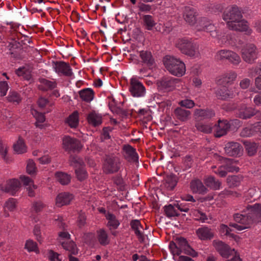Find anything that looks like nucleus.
<instances>
[{
  "instance_id": "obj_15",
  "label": "nucleus",
  "mask_w": 261,
  "mask_h": 261,
  "mask_svg": "<svg viewBox=\"0 0 261 261\" xmlns=\"http://www.w3.org/2000/svg\"><path fill=\"white\" fill-rule=\"evenodd\" d=\"M197 12L196 10L191 6L185 7L184 17L185 20L190 25H194L197 21Z\"/></svg>"
},
{
  "instance_id": "obj_46",
  "label": "nucleus",
  "mask_w": 261,
  "mask_h": 261,
  "mask_svg": "<svg viewBox=\"0 0 261 261\" xmlns=\"http://www.w3.org/2000/svg\"><path fill=\"white\" fill-rule=\"evenodd\" d=\"M211 22L206 17L201 18L198 21L197 27L198 30L200 31H204L207 26H208Z\"/></svg>"
},
{
  "instance_id": "obj_41",
  "label": "nucleus",
  "mask_w": 261,
  "mask_h": 261,
  "mask_svg": "<svg viewBox=\"0 0 261 261\" xmlns=\"http://www.w3.org/2000/svg\"><path fill=\"white\" fill-rule=\"evenodd\" d=\"M246 214H240L239 213L234 214L233 215L234 220L246 226H249V220L247 219Z\"/></svg>"
},
{
  "instance_id": "obj_10",
  "label": "nucleus",
  "mask_w": 261,
  "mask_h": 261,
  "mask_svg": "<svg viewBox=\"0 0 261 261\" xmlns=\"http://www.w3.org/2000/svg\"><path fill=\"white\" fill-rule=\"evenodd\" d=\"M213 244L217 251L224 258H228L232 255L233 251H235L234 249H232L228 244L222 241L214 240Z\"/></svg>"
},
{
  "instance_id": "obj_19",
  "label": "nucleus",
  "mask_w": 261,
  "mask_h": 261,
  "mask_svg": "<svg viewBox=\"0 0 261 261\" xmlns=\"http://www.w3.org/2000/svg\"><path fill=\"white\" fill-rule=\"evenodd\" d=\"M190 188L193 193L200 194H204L208 191L201 181L198 179L191 181Z\"/></svg>"
},
{
  "instance_id": "obj_30",
  "label": "nucleus",
  "mask_w": 261,
  "mask_h": 261,
  "mask_svg": "<svg viewBox=\"0 0 261 261\" xmlns=\"http://www.w3.org/2000/svg\"><path fill=\"white\" fill-rule=\"evenodd\" d=\"M108 98L109 99V107L111 111L117 114H121L122 117H126L127 114V112L116 106L117 102L114 98L110 97Z\"/></svg>"
},
{
  "instance_id": "obj_50",
  "label": "nucleus",
  "mask_w": 261,
  "mask_h": 261,
  "mask_svg": "<svg viewBox=\"0 0 261 261\" xmlns=\"http://www.w3.org/2000/svg\"><path fill=\"white\" fill-rule=\"evenodd\" d=\"M164 211L166 216L168 217H174L173 214L175 213V208L174 205L169 204V205H165L163 207Z\"/></svg>"
},
{
  "instance_id": "obj_35",
  "label": "nucleus",
  "mask_w": 261,
  "mask_h": 261,
  "mask_svg": "<svg viewBox=\"0 0 261 261\" xmlns=\"http://www.w3.org/2000/svg\"><path fill=\"white\" fill-rule=\"evenodd\" d=\"M55 176L57 180L63 185H68L71 180L70 175L64 172H57Z\"/></svg>"
},
{
  "instance_id": "obj_34",
  "label": "nucleus",
  "mask_w": 261,
  "mask_h": 261,
  "mask_svg": "<svg viewBox=\"0 0 261 261\" xmlns=\"http://www.w3.org/2000/svg\"><path fill=\"white\" fill-rule=\"evenodd\" d=\"M106 217L108 220V226L110 229H115L118 228L120 223L114 215L109 213L106 216Z\"/></svg>"
},
{
  "instance_id": "obj_7",
  "label": "nucleus",
  "mask_w": 261,
  "mask_h": 261,
  "mask_svg": "<svg viewBox=\"0 0 261 261\" xmlns=\"http://www.w3.org/2000/svg\"><path fill=\"white\" fill-rule=\"evenodd\" d=\"M256 47L253 44H247L244 45L241 50L243 60L246 62L252 64L257 58Z\"/></svg>"
},
{
  "instance_id": "obj_44",
  "label": "nucleus",
  "mask_w": 261,
  "mask_h": 261,
  "mask_svg": "<svg viewBox=\"0 0 261 261\" xmlns=\"http://www.w3.org/2000/svg\"><path fill=\"white\" fill-rule=\"evenodd\" d=\"M71 165L73 166L75 169L84 166V163L83 160L77 156H73L70 158Z\"/></svg>"
},
{
  "instance_id": "obj_25",
  "label": "nucleus",
  "mask_w": 261,
  "mask_h": 261,
  "mask_svg": "<svg viewBox=\"0 0 261 261\" xmlns=\"http://www.w3.org/2000/svg\"><path fill=\"white\" fill-rule=\"evenodd\" d=\"M174 114L177 119L181 121H186L190 119L191 112L189 110L178 107L175 109Z\"/></svg>"
},
{
  "instance_id": "obj_11",
  "label": "nucleus",
  "mask_w": 261,
  "mask_h": 261,
  "mask_svg": "<svg viewBox=\"0 0 261 261\" xmlns=\"http://www.w3.org/2000/svg\"><path fill=\"white\" fill-rule=\"evenodd\" d=\"M53 68L60 75L71 77L73 75L72 69L70 65L63 61L53 62Z\"/></svg>"
},
{
  "instance_id": "obj_58",
  "label": "nucleus",
  "mask_w": 261,
  "mask_h": 261,
  "mask_svg": "<svg viewBox=\"0 0 261 261\" xmlns=\"http://www.w3.org/2000/svg\"><path fill=\"white\" fill-rule=\"evenodd\" d=\"M179 104L180 105L181 107H185L188 109L192 108L195 105V103L193 100L188 99L180 101L179 102Z\"/></svg>"
},
{
  "instance_id": "obj_5",
  "label": "nucleus",
  "mask_w": 261,
  "mask_h": 261,
  "mask_svg": "<svg viewBox=\"0 0 261 261\" xmlns=\"http://www.w3.org/2000/svg\"><path fill=\"white\" fill-rule=\"evenodd\" d=\"M129 18L126 14L123 12L118 13V21L121 23H128ZM119 32L121 35L122 40L124 44H129L130 43V29L129 24H127L125 25L123 28L120 29Z\"/></svg>"
},
{
  "instance_id": "obj_63",
  "label": "nucleus",
  "mask_w": 261,
  "mask_h": 261,
  "mask_svg": "<svg viewBox=\"0 0 261 261\" xmlns=\"http://www.w3.org/2000/svg\"><path fill=\"white\" fill-rule=\"evenodd\" d=\"M60 254L54 251L50 250L48 251V258L50 261H61L59 258Z\"/></svg>"
},
{
  "instance_id": "obj_2",
  "label": "nucleus",
  "mask_w": 261,
  "mask_h": 261,
  "mask_svg": "<svg viewBox=\"0 0 261 261\" xmlns=\"http://www.w3.org/2000/svg\"><path fill=\"white\" fill-rule=\"evenodd\" d=\"M176 46L181 53L191 57H195L198 54L196 45L191 39L186 38L179 39L176 43Z\"/></svg>"
},
{
  "instance_id": "obj_16",
  "label": "nucleus",
  "mask_w": 261,
  "mask_h": 261,
  "mask_svg": "<svg viewBox=\"0 0 261 261\" xmlns=\"http://www.w3.org/2000/svg\"><path fill=\"white\" fill-rule=\"evenodd\" d=\"M20 186V184L18 180L12 179L8 181L5 186H2L1 190L14 195L18 191Z\"/></svg>"
},
{
  "instance_id": "obj_6",
  "label": "nucleus",
  "mask_w": 261,
  "mask_h": 261,
  "mask_svg": "<svg viewBox=\"0 0 261 261\" xmlns=\"http://www.w3.org/2000/svg\"><path fill=\"white\" fill-rule=\"evenodd\" d=\"M246 211L248 212L247 219L249 220L250 224L261 222V204H248L246 206Z\"/></svg>"
},
{
  "instance_id": "obj_55",
  "label": "nucleus",
  "mask_w": 261,
  "mask_h": 261,
  "mask_svg": "<svg viewBox=\"0 0 261 261\" xmlns=\"http://www.w3.org/2000/svg\"><path fill=\"white\" fill-rule=\"evenodd\" d=\"M132 261H151L145 255L139 254L136 252L133 253L132 255Z\"/></svg>"
},
{
  "instance_id": "obj_20",
  "label": "nucleus",
  "mask_w": 261,
  "mask_h": 261,
  "mask_svg": "<svg viewBox=\"0 0 261 261\" xmlns=\"http://www.w3.org/2000/svg\"><path fill=\"white\" fill-rule=\"evenodd\" d=\"M40 84L38 89L42 91L51 90L57 87V83L55 81H49L47 79L41 78L39 79Z\"/></svg>"
},
{
  "instance_id": "obj_4",
  "label": "nucleus",
  "mask_w": 261,
  "mask_h": 261,
  "mask_svg": "<svg viewBox=\"0 0 261 261\" xmlns=\"http://www.w3.org/2000/svg\"><path fill=\"white\" fill-rule=\"evenodd\" d=\"M222 17L228 26V23H232L242 19V14L237 6L232 5L225 8Z\"/></svg>"
},
{
  "instance_id": "obj_29",
  "label": "nucleus",
  "mask_w": 261,
  "mask_h": 261,
  "mask_svg": "<svg viewBox=\"0 0 261 261\" xmlns=\"http://www.w3.org/2000/svg\"><path fill=\"white\" fill-rule=\"evenodd\" d=\"M87 120L89 124L94 126L99 125L102 123L101 116L94 111L89 114Z\"/></svg>"
},
{
  "instance_id": "obj_3",
  "label": "nucleus",
  "mask_w": 261,
  "mask_h": 261,
  "mask_svg": "<svg viewBox=\"0 0 261 261\" xmlns=\"http://www.w3.org/2000/svg\"><path fill=\"white\" fill-rule=\"evenodd\" d=\"M236 114L238 117L243 119H249L253 116H255L257 119H261L260 111L247 107L244 104L238 107L236 110Z\"/></svg>"
},
{
  "instance_id": "obj_23",
  "label": "nucleus",
  "mask_w": 261,
  "mask_h": 261,
  "mask_svg": "<svg viewBox=\"0 0 261 261\" xmlns=\"http://www.w3.org/2000/svg\"><path fill=\"white\" fill-rule=\"evenodd\" d=\"M178 181V177L174 174L167 175L165 178V187L170 191H172L176 187Z\"/></svg>"
},
{
  "instance_id": "obj_57",
  "label": "nucleus",
  "mask_w": 261,
  "mask_h": 261,
  "mask_svg": "<svg viewBox=\"0 0 261 261\" xmlns=\"http://www.w3.org/2000/svg\"><path fill=\"white\" fill-rule=\"evenodd\" d=\"M227 60L233 64H238L241 61L240 56L233 51L231 53V55H229V57Z\"/></svg>"
},
{
  "instance_id": "obj_62",
  "label": "nucleus",
  "mask_w": 261,
  "mask_h": 261,
  "mask_svg": "<svg viewBox=\"0 0 261 261\" xmlns=\"http://www.w3.org/2000/svg\"><path fill=\"white\" fill-rule=\"evenodd\" d=\"M140 201H141V199L138 197L137 192L133 191L132 193V207H134V206H137V204L141 205L139 202Z\"/></svg>"
},
{
  "instance_id": "obj_1",
  "label": "nucleus",
  "mask_w": 261,
  "mask_h": 261,
  "mask_svg": "<svg viewBox=\"0 0 261 261\" xmlns=\"http://www.w3.org/2000/svg\"><path fill=\"white\" fill-rule=\"evenodd\" d=\"M164 64L172 74L178 77L182 76L186 71L184 63L173 56H166L164 59Z\"/></svg>"
},
{
  "instance_id": "obj_42",
  "label": "nucleus",
  "mask_w": 261,
  "mask_h": 261,
  "mask_svg": "<svg viewBox=\"0 0 261 261\" xmlns=\"http://www.w3.org/2000/svg\"><path fill=\"white\" fill-rule=\"evenodd\" d=\"M75 173L79 180L82 181L87 178L88 174L84 166L75 169Z\"/></svg>"
},
{
  "instance_id": "obj_53",
  "label": "nucleus",
  "mask_w": 261,
  "mask_h": 261,
  "mask_svg": "<svg viewBox=\"0 0 261 261\" xmlns=\"http://www.w3.org/2000/svg\"><path fill=\"white\" fill-rule=\"evenodd\" d=\"M5 206L10 211H13L16 206V200L14 198H9L5 204Z\"/></svg>"
},
{
  "instance_id": "obj_26",
  "label": "nucleus",
  "mask_w": 261,
  "mask_h": 261,
  "mask_svg": "<svg viewBox=\"0 0 261 261\" xmlns=\"http://www.w3.org/2000/svg\"><path fill=\"white\" fill-rule=\"evenodd\" d=\"M120 159L118 157L110 155H106L103 164L111 167H120Z\"/></svg>"
},
{
  "instance_id": "obj_12",
  "label": "nucleus",
  "mask_w": 261,
  "mask_h": 261,
  "mask_svg": "<svg viewBox=\"0 0 261 261\" xmlns=\"http://www.w3.org/2000/svg\"><path fill=\"white\" fill-rule=\"evenodd\" d=\"M146 92V89L143 83L137 77H132V96L134 97H143Z\"/></svg>"
},
{
  "instance_id": "obj_27",
  "label": "nucleus",
  "mask_w": 261,
  "mask_h": 261,
  "mask_svg": "<svg viewBox=\"0 0 261 261\" xmlns=\"http://www.w3.org/2000/svg\"><path fill=\"white\" fill-rule=\"evenodd\" d=\"M242 179L241 175H229L226 178V182L229 188H232L239 186Z\"/></svg>"
},
{
  "instance_id": "obj_60",
  "label": "nucleus",
  "mask_w": 261,
  "mask_h": 261,
  "mask_svg": "<svg viewBox=\"0 0 261 261\" xmlns=\"http://www.w3.org/2000/svg\"><path fill=\"white\" fill-rule=\"evenodd\" d=\"M102 168L104 172L106 173V174H112L117 172L120 169V167H111L106 166L104 164H103Z\"/></svg>"
},
{
  "instance_id": "obj_17",
  "label": "nucleus",
  "mask_w": 261,
  "mask_h": 261,
  "mask_svg": "<svg viewBox=\"0 0 261 261\" xmlns=\"http://www.w3.org/2000/svg\"><path fill=\"white\" fill-rule=\"evenodd\" d=\"M73 197V195L68 192L59 193L56 197V205L58 207H61L69 204Z\"/></svg>"
},
{
  "instance_id": "obj_14",
  "label": "nucleus",
  "mask_w": 261,
  "mask_h": 261,
  "mask_svg": "<svg viewBox=\"0 0 261 261\" xmlns=\"http://www.w3.org/2000/svg\"><path fill=\"white\" fill-rule=\"evenodd\" d=\"M132 231H133L139 242L143 243L146 235L143 232L144 228L141 224L140 221L137 219H133L131 221ZM146 237H147L146 236Z\"/></svg>"
},
{
  "instance_id": "obj_13",
  "label": "nucleus",
  "mask_w": 261,
  "mask_h": 261,
  "mask_svg": "<svg viewBox=\"0 0 261 261\" xmlns=\"http://www.w3.org/2000/svg\"><path fill=\"white\" fill-rule=\"evenodd\" d=\"M225 153L229 156H237L242 154L243 147L238 142H230L225 145Z\"/></svg>"
},
{
  "instance_id": "obj_9",
  "label": "nucleus",
  "mask_w": 261,
  "mask_h": 261,
  "mask_svg": "<svg viewBox=\"0 0 261 261\" xmlns=\"http://www.w3.org/2000/svg\"><path fill=\"white\" fill-rule=\"evenodd\" d=\"M179 81V79L164 76L156 81V84L160 90L172 91L175 89L176 84Z\"/></svg>"
},
{
  "instance_id": "obj_8",
  "label": "nucleus",
  "mask_w": 261,
  "mask_h": 261,
  "mask_svg": "<svg viewBox=\"0 0 261 261\" xmlns=\"http://www.w3.org/2000/svg\"><path fill=\"white\" fill-rule=\"evenodd\" d=\"M62 142L63 148L66 151H79L83 147L79 140L69 136H65Z\"/></svg>"
},
{
  "instance_id": "obj_21",
  "label": "nucleus",
  "mask_w": 261,
  "mask_h": 261,
  "mask_svg": "<svg viewBox=\"0 0 261 261\" xmlns=\"http://www.w3.org/2000/svg\"><path fill=\"white\" fill-rule=\"evenodd\" d=\"M198 238L201 240H211L214 237L211 229L207 227L199 228L196 231Z\"/></svg>"
},
{
  "instance_id": "obj_37",
  "label": "nucleus",
  "mask_w": 261,
  "mask_h": 261,
  "mask_svg": "<svg viewBox=\"0 0 261 261\" xmlns=\"http://www.w3.org/2000/svg\"><path fill=\"white\" fill-rule=\"evenodd\" d=\"M138 54L144 63H146L149 66L153 65L154 60L150 52L140 51Z\"/></svg>"
},
{
  "instance_id": "obj_56",
  "label": "nucleus",
  "mask_w": 261,
  "mask_h": 261,
  "mask_svg": "<svg viewBox=\"0 0 261 261\" xmlns=\"http://www.w3.org/2000/svg\"><path fill=\"white\" fill-rule=\"evenodd\" d=\"M45 206V205L42 201H38L33 203L32 208L36 213H38L41 211Z\"/></svg>"
},
{
  "instance_id": "obj_40",
  "label": "nucleus",
  "mask_w": 261,
  "mask_h": 261,
  "mask_svg": "<svg viewBox=\"0 0 261 261\" xmlns=\"http://www.w3.org/2000/svg\"><path fill=\"white\" fill-rule=\"evenodd\" d=\"M97 239L101 245L105 246L109 243L108 234L103 229L97 231Z\"/></svg>"
},
{
  "instance_id": "obj_22",
  "label": "nucleus",
  "mask_w": 261,
  "mask_h": 261,
  "mask_svg": "<svg viewBox=\"0 0 261 261\" xmlns=\"http://www.w3.org/2000/svg\"><path fill=\"white\" fill-rule=\"evenodd\" d=\"M194 115L200 117V119H207L214 117L215 113L214 111L211 109H196Z\"/></svg>"
},
{
  "instance_id": "obj_51",
  "label": "nucleus",
  "mask_w": 261,
  "mask_h": 261,
  "mask_svg": "<svg viewBox=\"0 0 261 261\" xmlns=\"http://www.w3.org/2000/svg\"><path fill=\"white\" fill-rule=\"evenodd\" d=\"M122 153L124 158L128 161H130V145L129 144L123 145Z\"/></svg>"
},
{
  "instance_id": "obj_33",
  "label": "nucleus",
  "mask_w": 261,
  "mask_h": 261,
  "mask_svg": "<svg viewBox=\"0 0 261 261\" xmlns=\"http://www.w3.org/2000/svg\"><path fill=\"white\" fill-rule=\"evenodd\" d=\"M204 184L206 186L214 190L219 189L221 185V182L218 180H216L213 176H210L206 178L204 180Z\"/></svg>"
},
{
  "instance_id": "obj_54",
  "label": "nucleus",
  "mask_w": 261,
  "mask_h": 261,
  "mask_svg": "<svg viewBox=\"0 0 261 261\" xmlns=\"http://www.w3.org/2000/svg\"><path fill=\"white\" fill-rule=\"evenodd\" d=\"M204 31L210 33V35L214 38L216 37L218 35L216 27L212 22L207 26V28H206Z\"/></svg>"
},
{
  "instance_id": "obj_18",
  "label": "nucleus",
  "mask_w": 261,
  "mask_h": 261,
  "mask_svg": "<svg viewBox=\"0 0 261 261\" xmlns=\"http://www.w3.org/2000/svg\"><path fill=\"white\" fill-rule=\"evenodd\" d=\"M215 94L218 99L222 100H228L233 97V92L225 86L218 89L215 91Z\"/></svg>"
},
{
  "instance_id": "obj_43",
  "label": "nucleus",
  "mask_w": 261,
  "mask_h": 261,
  "mask_svg": "<svg viewBox=\"0 0 261 261\" xmlns=\"http://www.w3.org/2000/svg\"><path fill=\"white\" fill-rule=\"evenodd\" d=\"M136 165L137 168L141 167L142 164L141 161H139V156L136 152V149L132 146V164Z\"/></svg>"
},
{
  "instance_id": "obj_31",
  "label": "nucleus",
  "mask_w": 261,
  "mask_h": 261,
  "mask_svg": "<svg viewBox=\"0 0 261 261\" xmlns=\"http://www.w3.org/2000/svg\"><path fill=\"white\" fill-rule=\"evenodd\" d=\"M80 98L86 102H90L94 97V92L90 88H86L79 91Z\"/></svg>"
},
{
  "instance_id": "obj_64",
  "label": "nucleus",
  "mask_w": 261,
  "mask_h": 261,
  "mask_svg": "<svg viewBox=\"0 0 261 261\" xmlns=\"http://www.w3.org/2000/svg\"><path fill=\"white\" fill-rule=\"evenodd\" d=\"M133 37L135 41L138 42L141 41L143 36L141 31L138 28H136L134 30Z\"/></svg>"
},
{
  "instance_id": "obj_38",
  "label": "nucleus",
  "mask_w": 261,
  "mask_h": 261,
  "mask_svg": "<svg viewBox=\"0 0 261 261\" xmlns=\"http://www.w3.org/2000/svg\"><path fill=\"white\" fill-rule=\"evenodd\" d=\"M62 245L65 250L69 251L72 254H75L77 252L76 245L72 241L67 240L63 242Z\"/></svg>"
},
{
  "instance_id": "obj_36",
  "label": "nucleus",
  "mask_w": 261,
  "mask_h": 261,
  "mask_svg": "<svg viewBox=\"0 0 261 261\" xmlns=\"http://www.w3.org/2000/svg\"><path fill=\"white\" fill-rule=\"evenodd\" d=\"M14 150L18 154L23 153L27 151V146L25 145L24 140L21 137H19L17 142L14 145Z\"/></svg>"
},
{
  "instance_id": "obj_47",
  "label": "nucleus",
  "mask_w": 261,
  "mask_h": 261,
  "mask_svg": "<svg viewBox=\"0 0 261 261\" xmlns=\"http://www.w3.org/2000/svg\"><path fill=\"white\" fill-rule=\"evenodd\" d=\"M175 241L177 243L178 247L183 249V251H184L185 249H187V247H190V245L187 239L184 237H177L175 239Z\"/></svg>"
},
{
  "instance_id": "obj_39",
  "label": "nucleus",
  "mask_w": 261,
  "mask_h": 261,
  "mask_svg": "<svg viewBox=\"0 0 261 261\" xmlns=\"http://www.w3.org/2000/svg\"><path fill=\"white\" fill-rule=\"evenodd\" d=\"M7 99L9 102L19 103L21 101L20 94L16 91H10Z\"/></svg>"
},
{
  "instance_id": "obj_32",
  "label": "nucleus",
  "mask_w": 261,
  "mask_h": 261,
  "mask_svg": "<svg viewBox=\"0 0 261 261\" xmlns=\"http://www.w3.org/2000/svg\"><path fill=\"white\" fill-rule=\"evenodd\" d=\"M66 122L71 128H76L79 123V113L77 111L73 112L66 120Z\"/></svg>"
},
{
  "instance_id": "obj_49",
  "label": "nucleus",
  "mask_w": 261,
  "mask_h": 261,
  "mask_svg": "<svg viewBox=\"0 0 261 261\" xmlns=\"http://www.w3.org/2000/svg\"><path fill=\"white\" fill-rule=\"evenodd\" d=\"M143 20L145 24L146 25L147 29L149 30H152V27L155 24V23L152 19V17L151 15H144L143 17Z\"/></svg>"
},
{
  "instance_id": "obj_59",
  "label": "nucleus",
  "mask_w": 261,
  "mask_h": 261,
  "mask_svg": "<svg viewBox=\"0 0 261 261\" xmlns=\"http://www.w3.org/2000/svg\"><path fill=\"white\" fill-rule=\"evenodd\" d=\"M9 86L7 82H0V93L1 96H4L6 95Z\"/></svg>"
},
{
  "instance_id": "obj_52",
  "label": "nucleus",
  "mask_w": 261,
  "mask_h": 261,
  "mask_svg": "<svg viewBox=\"0 0 261 261\" xmlns=\"http://www.w3.org/2000/svg\"><path fill=\"white\" fill-rule=\"evenodd\" d=\"M25 248L29 252L36 251L37 249V245L33 240H29L25 243Z\"/></svg>"
},
{
  "instance_id": "obj_24",
  "label": "nucleus",
  "mask_w": 261,
  "mask_h": 261,
  "mask_svg": "<svg viewBox=\"0 0 261 261\" xmlns=\"http://www.w3.org/2000/svg\"><path fill=\"white\" fill-rule=\"evenodd\" d=\"M243 143L248 155L252 156L256 153L258 145L256 143L244 141H243Z\"/></svg>"
},
{
  "instance_id": "obj_61",
  "label": "nucleus",
  "mask_w": 261,
  "mask_h": 261,
  "mask_svg": "<svg viewBox=\"0 0 261 261\" xmlns=\"http://www.w3.org/2000/svg\"><path fill=\"white\" fill-rule=\"evenodd\" d=\"M77 223L79 227H82L85 225L86 223V216L84 213H80L77 220Z\"/></svg>"
},
{
  "instance_id": "obj_48",
  "label": "nucleus",
  "mask_w": 261,
  "mask_h": 261,
  "mask_svg": "<svg viewBox=\"0 0 261 261\" xmlns=\"http://www.w3.org/2000/svg\"><path fill=\"white\" fill-rule=\"evenodd\" d=\"M26 169L28 174L30 175L36 174L37 168L35 162L32 160H28Z\"/></svg>"
},
{
  "instance_id": "obj_45",
  "label": "nucleus",
  "mask_w": 261,
  "mask_h": 261,
  "mask_svg": "<svg viewBox=\"0 0 261 261\" xmlns=\"http://www.w3.org/2000/svg\"><path fill=\"white\" fill-rule=\"evenodd\" d=\"M197 129L205 134H210L213 130V127L210 125L198 123L195 124Z\"/></svg>"
},
{
  "instance_id": "obj_28",
  "label": "nucleus",
  "mask_w": 261,
  "mask_h": 261,
  "mask_svg": "<svg viewBox=\"0 0 261 261\" xmlns=\"http://www.w3.org/2000/svg\"><path fill=\"white\" fill-rule=\"evenodd\" d=\"M247 22H244L242 19L239 20L232 23H228V28L232 30L238 31L240 32H245L248 29Z\"/></svg>"
}]
</instances>
